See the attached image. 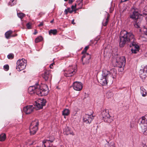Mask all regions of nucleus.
I'll use <instances>...</instances> for the list:
<instances>
[{
    "label": "nucleus",
    "instance_id": "nucleus-1",
    "mask_svg": "<svg viewBox=\"0 0 147 147\" xmlns=\"http://www.w3.org/2000/svg\"><path fill=\"white\" fill-rule=\"evenodd\" d=\"M119 46L123 47L126 43H130V46L131 48L132 53H136L139 51L140 47L136 44V40L132 33L128 32L125 30L121 31L120 35Z\"/></svg>",
    "mask_w": 147,
    "mask_h": 147
},
{
    "label": "nucleus",
    "instance_id": "nucleus-2",
    "mask_svg": "<svg viewBox=\"0 0 147 147\" xmlns=\"http://www.w3.org/2000/svg\"><path fill=\"white\" fill-rule=\"evenodd\" d=\"M44 87L45 88L41 87L38 84H36L35 86L29 87L28 88V92L31 94L36 93L39 96H42L45 95L44 92L48 89L47 86H45Z\"/></svg>",
    "mask_w": 147,
    "mask_h": 147
},
{
    "label": "nucleus",
    "instance_id": "nucleus-3",
    "mask_svg": "<svg viewBox=\"0 0 147 147\" xmlns=\"http://www.w3.org/2000/svg\"><path fill=\"white\" fill-rule=\"evenodd\" d=\"M132 11H133L132 14L130 15V18L134 21V27L136 28H139L142 20V16L139 13L138 10L137 8H133Z\"/></svg>",
    "mask_w": 147,
    "mask_h": 147
},
{
    "label": "nucleus",
    "instance_id": "nucleus-4",
    "mask_svg": "<svg viewBox=\"0 0 147 147\" xmlns=\"http://www.w3.org/2000/svg\"><path fill=\"white\" fill-rule=\"evenodd\" d=\"M139 124L142 132L146 135H147V118L146 116H143L139 120Z\"/></svg>",
    "mask_w": 147,
    "mask_h": 147
},
{
    "label": "nucleus",
    "instance_id": "nucleus-5",
    "mask_svg": "<svg viewBox=\"0 0 147 147\" xmlns=\"http://www.w3.org/2000/svg\"><path fill=\"white\" fill-rule=\"evenodd\" d=\"M102 115L103 120L105 122L110 123L113 121V117L110 116L109 110H104L102 112Z\"/></svg>",
    "mask_w": 147,
    "mask_h": 147
},
{
    "label": "nucleus",
    "instance_id": "nucleus-6",
    "mask_svg": "<svg viewBox=\"0 0 147 147\" xmlns=\"http://www.w3.org/2000/svg\"><path fill=\"white\" fill-rule=\"evenodd\" d=\"M38 121L35 119L31 123L30 126V134L31 135L35 134L38 130Z\"/></svg>",
    "mask_w": 147,
    "mask_h": 147
},
{
    "label": "nucleus",
    "instance_id": "nucleus-7",
    "mask_svg": "<svg viewBox=\"0 0 147 147\" xmlns=\"http://www.w3.org/2000/svg\"><path fill=\"white\" fill-rule=\"evenodd\" d=\"M27 61L24 59L18 60L17 62L16 69L20 71L25 69Z\"/></svg>",
    "mask_w": 147,
    "mask_h": 147
},
{
    "label": "nucleus",
    "instance_id": "nucleus-8",
    "mask_svg": "<svg viewBox=\"0 0 147 147\" xmlns=\"http://www.w3.org/2000/svg\"><path fill=\"white\" fill-rule=\"evenodd\" d=\"M46 100L44 98H40L38 100L37 102H35L34 106L36 107V110H38L42 108L43 107L46 105Z\"/></svg>",
    "mask_w": 147,
    "mask_h": 147
},
{
    "label": "nucleus",
    "instance_id": "nucleus-9",
    "mask_svg": "<svg viewBox=\"0 0 147 147\" xmlns=\"http://www.w3.org/2000/svg\"><path fill=\"white\" fill-rule=\"evenodd\" d=\"M126 62V59L125 57L122 56L118 57L116 60V65L118 67H124Z\"/></svg>",
    "mask_w": 147,
    "mask_h": 147
},
{
    "label": "nucleus",
    "instance_id": "nucleus-10",
    "mask_svg": "<svg viewBox=\"0 0 147 147\" xmlns=\"http://www.w3.org/2000/svg\"><path fill=\"white\" fill-rule=\"evenodd\" d=\"M77 70L70 67L64 71V75L67 77H70L74 75L77 71Z\"/></svg>",
    "mask_w": 147,
    "mask_h": 147
},
{
    "label": "nucleus",
    "instance_id": "nucleus-11",
    "mask_svg": "<svg viewBox=\"0 0 147 147\" xmlns=\"http://www.w3.org/2000/svg\"><path fill=\"white\" fill-rule=\"evenodd\" d=\"M91 58V55L88 53L84 54L81 59L83 65H84L89 63Z\"/></svg>",
    "mask_w": 147,
    "mask_h": 147
},
{
    "label": "nucleus",
    "instance_id": "nucleus-12",
    "mask_svg": "<svg viewBox=\"0 0 147 147\" xmlns=\"http://www.w3.org/2000/svg\"><path fill=\"white\" fill-rule=\"evenodd\" d=\"M94 119V117L92 114H86L83 118V121L86 124H90Z\"/></svg>",
    "mask_w": 147,
    "mask_h": 147
},
{
    "label": "nucleus",
    "instance_id": "nucleus-13",
    "mask_svg": "<svg viewBox=\"0 0 147 147\" xmlns=\"http://www.w3.org/2000/svg\"><path fill=\"white\" fill-rule=\"evenodd\" d=\"M36 107H34L32 105H27L24 107V111L27 114L32 113L34 109H36Z\"/></svg>",
    "mask_w": 147,
    "mask_h": 147
},
{
    "label": "nucleus",
    "instance_id": "nucleus-14",
    "mask_svg": "<svg viewBox=\"0 0 147 147\" xmlns=\"http://www.w3.org/2000/svg\"><path fill=\"white\" fill-rule=\"evenodd\" d=\"M42 76L45 81H47L48 80H51L52 76L50 71L46 70L42 75Z\"/></svg>",
    "mask_w": 147,
    "mask_h": 147
},
{
    "label": "nucleus",
    "instance_id": "nucleus-15",
    "mask_svg": "<svg viewBox=\"0 0 147 147\" xmlns=\"http://www.w3.org/2000/svg\"><path fill=\"white\" fill-rule=\"evenodd\" d=\"M74 89L77 91H80L82 88V84L80 82H76L73 84Z\"/></svg>",
    "mask_w": 147,
    "mask_h": 147
},
{
    "label": "nucleus",
    "instance_id": "nucleus-16",
    "mask_svg": "<svg viewBox=\"0 0 147 147\" xmlns=\"http://www.w3.org/2000/svg\"><path fill=\"white\" fill-rule=\"evenodd\" d=\"M54 140V139L53 138L51 140H44L43 141V144L45 147H50L52 145L51 144Z\"/></svg>",
    "mask_w": 147,
    "mask_h": 147
},
{
    "label": "nucleus",
    "instance_id": "nucleus-17",
    "mask_svg": "<svg viewBox=\"0 0 147 147\" xmlns=\"http://www.w3.org/2000/svg\"><path fill=\"white\" fill-rule=\"evenodd\" d=\"M109 73L110 79L112 80L115 78L117 73V70L116 69L113 68L109 71Z\"/></svg>",
    "mask_w": 147,
    "mask_h": 147
},
{
    "label": "nucleus",
    "instance_id": "nucleus-18",
    "mask_svg": "<svg viewBox=\"0 0 147 147\" xmlns=\"http://www.w3.org/2000/svg\"><path fill=\"white\" fill-rule=\"evenodd\" d=\"M13 33V31L11 30L7 31L5 34V38L8 39L11 37H15L17 36V34L14 35L12 34Z\"/></svg>",
    "mask_w": 147,
    "mask_h": 147
},
{
    "label": "nucleus",
    "instance_id": "nucleus-19",
    "mask_svg": "<svg viewBox=\"0 0 147 147\" xmlns=\"http://www.w3.org/2000/svg\"><path fill=\"white\" fill-rule=\"evenodd\" d=\"M63 133L64 134L67 135L71 134L73 136L74 135L73 131L72 130H71L68 127H66L65 128Z\"/></svg>",
    "mask_w": 147,
    "mask_h": 147
},
{
    "label": "nucleus",
    "instance_id": "nucleus-20",
    "mask_svg": "<svg viewBox=\"0 0 147 147\" xmlns=\"http://www.w3.org/2000/svg\"><path fill=\"white\" fill-rule=\"evenodd\" d=\"M109 82V79L102 77L100 80V83L103 86L107 84Z\"/></svg>",
    "mask_w": 147,
    "mask_h": 147
},
{
    "label": "nucleus",
    "instance_id": "nucleus-21",
    "mask_svg": "<svg viewBox=\"0 0 147 147\" xmlns=\"http://www.w3.org/2000/svg\"><path fill=\"white\" fill-rule=\"evenodd\" d=\"M102 77L108 79H109V78L110 79L109 73V71L106 69H104L102 71Z\"/></svg>",
    "mask_w": 147,
    "mask_h": 147
},
{
    "label": "nucleus",
    "instance_id": "nucleus-22",
    "mask_svg": "<svg viewBox=\"0 0 147 147\" xmlns=\"http://www.w3.org/2000/svg\"><path fill=\"white\" fill-rule=\"evenodd\" d=\"M139 74L140 77L142 79H144L146 77L147 73L145 72L142 70H140Z\"/></svg>",
    "mask_w": 147,
    "mask_h": 147
},
{
    "label": "nucleus",
    "instance_id": "nucleus-23",
    "mask_svg": "<svg viewBox=\"0 0 147 147\" xmlns=\"http://www.w3.org/2000/svg\"><path fill=\"white\" fill-rule=\"evenodd\" d=\"M140 89L141 90V93L142 94V96L144 97L147 95V92L145 89L143 87H141Z\"/></svg>",
    "mask_w": 147,
    "mask_h": 147
},
{
    "label": "nucleus",
    "instance_id": "nucleus-24",
    "mask_svg": "<svg viewBox=\"0 0 147 147\" xmlns=\"http://www.w3.org/2000/svg\"><path fill=\"white\" fill-rule=\"evenodd\" d=\"M143 34L144 35V37L147 40V29L144 27L142 29Z\"/></svg>",
    "mask_w": 147,
    "mask_h": 147
},
{
    "label": "nucleus",
    "instance_id": "nucleus-25",
    "mask_svg": "<svg viewBox=\"0 0 147 147\" xmlns=\"http://www.w3.org/2000/svg\"><path fill=\"white\" fill-rule=\"evenodd\" d=\"M70 113L69 110L67 109H65L62 112V115L64 116H68Z\"/></svg>",
    "mask_w": 147,
    "mask_h": 147
},
{
    "label": "nucleus",
    "instance_id": "nucleus-26",
    "mask_svg": "<svg viewBox=\"0 0 147 147\" xmlns=\"http://www.w3.org/2000/svg\"><path fill=\"white\" fill-rule=\"evenodd\" d=\"M6 135L5 134L2 133L0 135V141H4L6 139Z\"/></svg>",
    "mask_w": 147,
    "mask_h": 147
},
{
    "label": "nucleus",
    "instance_id": "nucleus-27",
    "mask_svg": "<svg viewBox=\"0 0 147 147\" xmlns=\"http://www.w3.org/2000/svg\"><path fill=\"white\" fill-rule=\"evenodd\" d=\"M49 34L51 35V34H53L54 35L57 34V31L56 29L51 30L49 31Z\"/></svg>",
    "mask_w": 147,
    "mask_h": 147
},
{
    "label": "nucleus",
    "instance_id": "nucleus-28",
    "mask_svg": "<svg viewBox=\"0 0 147 147\" xmlns=\"http://www.w3.org/2000/svg\"><path fill=\"white\" fill-rule=\"evenodd\" d=\"M43 39V38L41 36H39L36 38L35 40L36 43H38L41 41Z\"/></svg>",
    "mask_w": 147,
    "mask_h": 147
},
{
    "label": "nucleus",
    "instance_id": "nucleus-29",
    "mask_svg": "<svg viewBox=\"0 0 147 147\" xmlns=\"http://www.w3.org/2000/svg\"><path fill=\"white\" fill-rule=\"evenodd\" d=\"M16 0H11L9 3V5H11V6H13L15 4H16Z\"/></svg>",
    "mask_w": 147,
    "mask_h": 147
},
{
    "label": "nucleus",
    "instance_id": "nucleus-30",
    "mask_svg": "<svg viewBox=\"0 0 147 147\" xmlns=\"http://www.w3.org/2000/svg\"><path fill=\"white\" fill-rule=\"evenodd\" d=\"M17 15L21 19L25 16V15L24 13H18Z\"/></svg>",
    "mask_w": 147,
    "mask_h": 147
},
{
    "label": "nucleus",
    "instance_id": "nucleus-31",
    "mask_svg": "<svg viewBox=\"0 0 147 147\" xmlns=\"http://www.w3.org/2000/svg\"><path fill=\"white\" fill-rule=\"evenodd\" d=\"M89 48V46H87L85 47L84 49H83L82 52V54H84L85 53H86L88 49Z\"/></svg>",
    "mask_w": 147,
    "mask_h": 147
},
{
    "label": "nucleus",
    "instance_id": "nucleus-32",
    "mask_svg": "<svg viewBox=\"0 0 147 147\" xmlns=\"http://www.w3.org/2000/svg\"><path fill=\"white\" fill-rule=\"evenodd\" d=\"M109 20L105 19V20H104L102 23V25L104 26H106L107 25L109 22Z\"/></svg>",
    "mask_w": 147,
    "mask_h": 147
},
{
    "label": "nucleus",
    "instance_id": "nucleus-33",
    "mask_svg": "<svg viewBox=\"0 0 147 147\" xmlns=\"http://www.w3.org/2000/svg\"><path fill=\"white\" fill-rule=\"evenodd\" d=\"M113 93L111 92H108L107 93V96L108 98H110L113 96Z\"/></svg>",
    "mask_w": 147,
    "mask_h": 147
},
{
    "label": "nucleus",
    "instance_id": "nucleus-34",
    "mask_svg": "<svg viewBox=\"0 0 147 147\" xmlns=\"http://www.w3.org/2000/svg\"><path fill=\"white\" fill-rule=\"evenodd\" d=\"M7 58L9 59H12L14 58V55L12 53H10L9 54L7 55Z\"/></svg>",
    "mask_w": 147,
    "mask_h": 147
},
{
    "label": "nucleus",
    "instance_id": "nucleus-35",
    "mask_svg": "<svg viewBox=\"0 0 147 147\" xmlns=\"http://www.w3.org/2000/svg\"><path fill=\"white\" fill-rule=\"evenodd\" d=\"M76 4L75 5H72L71 6V10H73V11H76L78 9H76Z\"/></svg>",
    "mask_w": 147,
    "mask_h": 147
},
{
    "label": "nucleus",
    "instance_id": "nucleus-36",
    "mask_svg": "<svg viewBox=\"0 0 147 147\" xmlns=\"http://www.w3.org/2000/svg\"><path fill=\"white\" fill-rule=\"evenodd\" d=\"M32 23L30 22H28L27 23L26 25V26L28 29H30L32 28L31 27Z\"/></svg>",
    "mask_w": 147,
    "mask_h": 147
},
{
    "label": "nucleus",
    "instance_id": "nucleus-37",
    "mask_svg": "<svg viewBox=\"0 0 147 147\" xmlns=\"http://www.w3.org/2000/svg\"><path fill=\"white\" fill-rule=\"evenodd\" d=\"M4 69L6 71H8L9 69V66L8 65H4L3 66Z\"/></svg>",
    "mask_w": 147,
    "mask_h": 147
},
{
    "label": "nucleus",
    "instance_id": "nucleus-38",
    "mask_svg": "<svg viewBox=\"0 0 147 147\" xmlns=\"http://www.w3.org/2000/svg\"><path fill=\"white\" fill-rule=\"evenodd\" d=\"M104 147H115V146L113 145H110L109 143H107L105 144Z\"/></svg>",
    "mask_w": 147,
    "mask_h": 147
},
{
    "label": "nucleus",
    "instance_id": "nucleus-39",
    "mask_svg": "<svg viewBox=\"0 0 147 147\" xmlns=\"http://www.w3.org/2000/svg\"><path fill=\"white\" fill-rule=\"evenodd\" d=\"M140 70H143L144 72L147 73V66H146L142 69H140Z\"/></svg>",
    "mask_w": 147,
    "mask_h": 147
},
{
    "label": "nucleus",
    "instance_id": "nucleus-40",
    "mask_svg": "<svg viewBox=\"0 0 147 147\" xmlns=\"http://www.w3.org/2000/svg\"><path fill=\"white\" fill-rule=\"evenodd\" d=\"M82 5L83 3L79 2L78 4V5L79 6L78 9H81L82 8Z\"/></svg>",
    "mask_w": 147,
    "mask_h": 147
},
{
    "label": "nucleus",
    "instance_id": "nucleus-41",
    "mask_svg": "<svg viewBox=\"0 0 147 147\" xmlns=\"http://www.w3.org/2000/svg\"><path fill=\"white\" fill-rule=\"evenodd\" d=\"M67 9V10L68 12H69L70 13H72L73 11V10H71V8L69 7H68Z\"/></svg>",
    "mask_w": 147,
    "mask_h": 147
},
{
    "label": "nucleus",
    "instance_id": "nucleus-42",
    "mask_svg": "<svg viewBox=\"0 0 147 147\" xmlns=\"http://www.w3.org/2000/svg\"><path fill=\"white\" fill-rule=\"evenodd\" d=\"M123 67H119V69H118V71L120 72L122 71L123 70Z\"/></svg>",
    "mask_w": 147,
    "mask_h": 147
},
{
    "label": "nucleus",
    "instance_id": "nucleus-43",
    "mask_svg": "<svg viewBox=\"0 0 147 147\" xmlns=\"http://www.w3.org/2000/svg\"><path fill=\"white\" fill-rule=\"evenodd\" d=\"M75 0H69V4L72 3Z\"/></svg>",
    "mask_w": 147,
    "mask_h": 147
},
{
    "label": "nucleus",
    "instance_id": "nucleus-44",
    "mask_svg": "<svg viewBox=\"0 0 147 147\" xmlns=\"http://www.w3.org/2000/svg\"><path fill=\"white\" fill-rule=\"evenodd\" d=\"M110 15L109 14H107V18H106V20H109V18H110Z\"/></svg>",
    "mask_w": 147,
    "mask_h": 147
},
{
    "label": "nucleus",
    "instance_id": "nucleus-45",
    "mask_svg": "<svg viewBox=\"0 0 147 147\" xmlns=\"http://www.w3.org/2000/svg\"><path fill=\"white\" fill-rule=\"evenodd\" d=\"M43 25V22H41L40 23V24L38 25V26L41 27Z\"/></svg>",
    "mask_w": 147,
    "mask_h": 147
},
{
    "label": "nucleus",
    "instance_id": "nucleus-46",
    "mask_svg": "<svg viewBox=\"0 0 147 147\" xmlns=\"http://www.w3.org/2000/svg\"><path fill=\"white\" fill-rule=\"evenodd\" d=\"M68 12L67 9L65 10L64 13L65 15H67Z\"/></svg>",
    "mask_w": 147,
    "mask_h": 147
},
{
    "label": "nucleus",
    "instance_id": "nucleus-47",
    "mask_svg": "<svg viewBox=\"0 0 147 147\" xmlns=\"http://www.w3.org/2000/svg\"><path fill=\"white\" fill-rule=\"evenodd\" d=\"M54 64H55V63H51L50 65V67L51 68H53V67H52V66H53V65Z\"/></svg>",
    "mask_w": 147,
    "mask_h": 147
},
{
    "label": "nucleus",
    "instance_id": "nucleus-48",
    "mask_svg": "<svg viewBox=\"0 0 147 147\" xmlns=\"http://www.w3.org/2000/svg\"><path fill=\"white\" fill-rule=\"evenodd\" d=\"M142 147H147L146 145L144 144H142Z\"/></svg>",
    "mask_w": 147,
    "mask_h": 147
},
{
    "label": "nucleus",
    "instance_id": "nucleus-49",
    "mask_svg": "<svg viewBox=\"0 0 147 147\" xmlns=\"http://www.w3.org/2000/svg\"><path fill=\"white\" fill-rule=\"evenodd\" d=\"M74 19H73V20H72V22H71V23H72V24H75V22H74Z\"/></svg>",
    "mask_w": 147,
    "mask_h": 147
},
{
    "label": "nucleus",
    "instance_id": "nucleus-50",
    "mask_svg": "<svg viewBox=\"0 0 147 147\" xmlns=\"http://www.w3.org/2000/svg\"><path fill=\"white\" fill-rule=\"evenodd\" d=\"M128 0H121V2H126L127 1H128Z\"/></svg>",
    "mask_w": 147,
    "mask_h": 147
},
{
    "label": "nucleus",
    "instance_id": "nucleus-51",
    "mask_svg": "<svg viewBox=\"0 0 147 147\" xmlns=\"http://www.w3.org/2000/svg\"><path fill=\"white\" fill-rule=\"evenodd\" d=\"M54 21V19H53V20H51V21H50V23H52Z\"/></svg>",
    "mask_w": 147,
    "mask_h": 147
},
{
    "label": "nucleus",
    "instance_id": "nucleus-52",
    "mask_svg": "<svg viewBox=\"0 0 147 147\" xmlns=\"http://www.w3.org/2000/svg\"><path fill=\"white\" fill-rule=\"evenodd\" d=\"M79 1L80 2H81L82 3H83V0H79Z\"/></svg>",
    "mask_w": 147,
    "mask_h": 147
},
{
    "label": "nucleus",
    "instance_id": "nucleus-53",
    "mask_svg": "<svg viewBox=\"0 0 147 147\" xmlns=\"http://www.w3.org/2000/svg\"><path fill=\"white\" fill-rule=\"evenodd\" d=\"M37 33V32H35L34 33V34H35H35H36Z\"/></svg>",
    "mask_w": 147,
    "mask_h": 147
},
{
    "label": "nucleus",
    "instance_id": "nucleus-54",
    "mask_svg": "<svg viewBox=\"0 0 147 147\" xmlns=\"http://www.w3.org/2000/svg\"><path fill=\"white\" fill-rule=\"evenodd\" d=\"M146 21H147V16L146 17Z\"/></svg>",
    "mask_w": 147,
    "mask_h": 147
},
{
    "label": "nucleus",
    "instance_id": "nucleus-55",
    "mask_svg": "<svg viewBox=\"0 0 147 147\" xmlns=\"http://www.w3.org/2000/svg\"><path fill=\"white\" fill-rule=\"evenodd\" d=\"M65 1H67L68 0H64Z\"/></svg>",
    "mask_w": 147,
    "mask_h": 147
},
{
    "label": "nucleus",
    "instance_id": "nucleus-56",
    "mask_svg": "<svg viewBox=\"0 0 147 147\" xmlns=\"http://www.w3.org/2000/svg\"><path fill=\"white\" fill-rule=\"evenodd\" d=\"M146 57H147V53H146Z\"/></svg>",
    "mask_w": 147,
    "mask_h": 147
},
{
    "label": "nucleus",
    "instance_id": "nucleus-57",
    "mask_svg": "<svg viewBox=\"0 0 147 147\" xmlns=\"http://www.w3.org/2000/svg\"><path fill=\"white\" fill-rule=\"evenodd\" d=\"M112 12L111 11H110V13H111Z\"/></svg>",
    "mask_w": 147,
    "mask_h": 147
}]
</instances>
